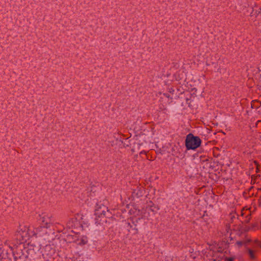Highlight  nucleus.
Here are the masks:
<instances>
[{
	"mask_svg": "<svg viewBox=\"0 0 261 261\" xmlns=\"http://www.w3.org/2000/svg\"><path fill=\"white\" fill-rule=\"evenodd\" d=\"M234 259L233 257H228L225 258L226 261H233Z\"/></svg>",
	"mask_w": 261,
	"mask_h": 261,
	"instance_id": "2",
	"label": "nucleus"
},
{
	"mask_svg": "<svg viewBox=\"0 0 261 261\" xmlns=\"http://www.w3.org/2000/svg\"><path fill=\"white\" fill-rule=\"evenodd\" d=\"M260 246L261 247V244H260Z\"/></svg>",
	"mask_w": 261,
	"mask_h": 261,
	"instance_id": "6",
	"label": "nucleus"
},
{
	"mask_svg": "<svg viewBox=\"0 0 261 261\" xmlns=\"http://www.w3.org/2000/svg\"><path fill=\"white\" fill-rule=\"evenodd\" d=\"M244 244H245V243L244 242L239 241V242H237V244L240 245V246H241V245H243Z\"/></svg>",
	"mask_w": 261,
	"mask_h": 261,
	"instance_id": "4",
	"label": "nucleus"
},
{
	"mask_svg": "<svg viewBox=\"0 0 261 261\" xmlns=\"http://www.w3.org/2000/svg\"><path fill=\"white\" fill-rule=\"evenodd\" d=\"M249 254L250 255L251 257L253 258L254 256L252 251L249 250Z\"/></svg>",
	"mask_w": 261,
	"mask_h": 261,
	"instance_id": "3",
	"label": "nucleus"
},
{
	"mask_svg": "<svg viewBox=\"0 0 261 261\" xmlns=\"http://www.w3.org/2000/svg\"><path fill=\"white\" fill-rule=\"evenodd\" d=\"M201 140L198 137H195L192 134H189L186 138V145L188 149H195L200 146Z\"/></svg>",
	"mask_w": 261,
	"mask_h": 261,
	"instance_id": "1",
	"label": "nucleus"
},
{
	"mask_svg": "<svg viewBox=\"0 0 261 261\" xmlns=\"http://www.w3.org/2000/svg\"><path fill=\"white\" fill-rule=\"evenodd\" d=\"M254 163H255L256 165H257V164L256 162H254Z\"/></svg>",
	"mask_w": 261,
	"mask_h": 261,
	"instance_id": "5",
	"label": "nucleus"
}]
</instances>
